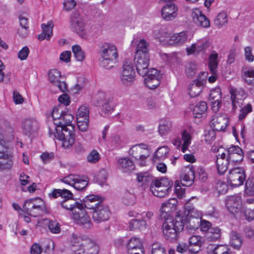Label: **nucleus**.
<instances>
[{
    "mask_svg": "<svg viewBox=\"0 0 254 254\" xmlns=\"http://www.w3.org/2000/svg\"><path fill=\"white\" fill-rule=\"evenodd\" d=\"M71 241V250L73 254H98L99 246L89 238L72 234Z\"/></svg>",
    "mask_w": 254,
    "mask_h": 254,
    "instance_id": "1",
    "label": "nucleus"
},
{
    "mask_svg": "<svg viewBox=\"0 0 254 254\" xmlns=\"http://www.w3.org/2000/svg\"><path fill=\"white\" fill-rule=\"evenodd\" d=\"M162 230L164 237L171 242L175 241L178 238V234L184 228L186 218L184 216L178 215L174 219L173 217L164 218Z\"/></svg>",
    "mask_w": 254,
    "mask_h": 254,
    "instance_id": "2",
    "label": "nucleus"
},
{
    "mask_svg": "<svg viewBox=\"0 0 254 254\" xmlns=\"http://www.w3.org/2000/svg\"><path fill=\"white\" fill-rule=\"evenodd\" d=\"M100 65L107 69L115 67L119 61V54L116 46L113 43L105 42L100 47Z\"/></svg>",
    "mask_w": 254,
    "mask_h": 254,
    "instance_id": "3",
    "label": "nucleus"
},
{
    "mask_svg": "<svg viewBox=\"0 0 254 254\" xmlns=\"http://www.w3.org/2000/svg\"><path fill=\"white\" fill-rule=\"evenodd\" d=\"M22 210L28 215L38 217L47 212L44 202L41 199L32 198L25 201Z\"/></svg>",
    "mask_w": 254,
    "mask_h": 254,
    "instance_id": "4",
    "label": "nucleus"
},
{
    "mask_svg": "<svg viewBox=\"0 0 254 254\" xmlns=\"http://www.w3.org/2000/svg\"><path fill=\"white\" fill-rule=\"evenodd\" d=\"M173 183L167 178L155 180L150 185V190L154 195L159 197L167 195L172 188Z\"/></svg>",
    "mask_w": 254,
    "mask_h": 254,
    "instance_id": "5",
    "label": "nucleus"
},
{
    "mask_svg": "<svg viewBox=\"0 0 254 254\" xmlns=\"http://www.w3.org/2000/svg\"><path fill=\"white\" fill-rule=\"evenodd\" d=\"M54 136L62 141V146L65 148L71 147L75 142L74 127L69 126L65 129L56 128Z\"/></svg>",
    "mask_w": 254,
    "mask_h": 254,
    "instance_id": "6",
    "label": "nucleus"
},
{
    "mask_svg": "<svg viewBox=\"0 0 254 254\" xmlns=\"http://www.w3.org/2000/svg\"><path fill=\"white\" fill-rule=\"evenodd\" d=\"M120 75L121 82L126 86H129L135 80V72L133 65L130 61L126 59L124 61Z\"/></svg>",
    "mask_w": 254,
    "mask_h": 254,
    "instance_id": "7",
    "label": "nucleus"
},
{
    "mask_svg": "<svg viewBox=\"0 0 254 254\" xmlns=\"http://www.w3.org/2000/svg\"><path fill=\"white\" fill-rule=\"evenodd\" d=\"M70 28L81 38H87V30L84 20L77 12H73L70 16Z\"/></svg>",
    "mask_w": 254,
    "mask_h": 254,
    "instance_id": "8",
    "label": "nucleus"
},
{
    "mask_svg": "<svg viewBox=\"0 0 254 254\" xmlns=\"http://www.w3.org/2000/svg\"><path fill=\"white\" fill-rule=\"evenodd\" d=\"M245 171L243 168L237 167L231 169L227 177L228 183L233 187L242 186L246 180Z\"/></svg>",
    "mask_w": 254,
    "mask_h": 254,
    "instance_id": "9",
    "label": "nucleus"
},
{
    "mask_svg": "<svg viewBox=\"0 0 254 254\" xmlns=\"http://www.w3.org/2000/svg\"><path fill=\"white\" fill-rule=\"evenodd\" d=\"M72 219L74 222L78 225L85 229L91 228L92 226L90 218L87 214L85 209L78 208L73 213Z\"/></svg>",
    "mask_w": 254,
    "mask_h": 254,
    "instance_id": "10",
    "label": "nucleus"
},
{
    "mask_svg": "<svg viewBox=\"0 0 254 254\" xmlns=\"http://www.w3.org/2000/svg\"><path fill=\"white\" fill-rule=\"evenodd\" d=\"M134 61L138 73L144 76L149 71L148 68L149 64V55H144L142 53L141 55H139V54L135 55Z\"/></svg>",
    "mask_w": 254,
    "mask_h": 254,
    "instance_id": "11",
    "label": "nucleus"
},
{
    "mask_svg": "<svg viewBox=\"0 0 254 254\" xmlns=\"http://www.w3.org/2000/svg\"><path fill=\"white\" fill-rule=\"evenodd\" d=\"M144 76V81L146 86L149 89H153L160 84L162 75L158 70L150 68L149 72Z\"/></svg>",
    "mask_w": 254,
    "mask_h": 254,
    "instance_id": "12",
    "label": "nucleus"
},
{
    "mask_svg": "<svg viewBox=\"0 0 254 254\" xmlns=\"http://www.w3.org/2000/svg\"><path fill=\"white\" fill-rule=\"evenodd\" d=\"M178 7L174 3H165L162 7L161 16L165 21H171L178 16Z\"/></svg>",
    "mask_w": 254,
    "mask_h": 254,
    "instance_id": "13",
    "label": "nucleus"
},
{
    "mask_svg": "<svg viewBox=\"0 0 254 254\" xmlns=\"http://www.w3.org/2000/svg\"><path fill=\"white\" fill-rule=\"evenodd\" d=\"M110 215V211L108 206L103 203L92 212L93 220L97 223L108 220Z\"/></svg>",
    "mask_w": 254,
    "mask_h": 254,
    "instance_id": "14",
    "label": "nucleus"
},
{
    "mask_svg": "<svg viewBox=\"0 0 254 254\" xmlns=\"http://www.w3.org/2000/svg\"><path fill=\"white\" fill-rule=\"evenodd\" d=\"M227 158L232 165L241 163L244 158L243 150L238 146L232 145L227 149Z\"/></svg>",
    "mask_w": 254,
    "mask_h": 254,
    "instance_id": "15",
    "label": "nucleus"
},
{
    "mask_svg": "<svg viewBox=\"0 0 254 254\" xmlns=\"http://www.w3.org/2000/svg\"><path fill=\"white\" fill-rule=\"evenodd\" d=\"M104 200V198L97 195H88L83 199V202H81L82 208L92 210L93 211L99 205L103 203Z\"/></svg>",
    "mask_w": 254,
    "mask_h": 254,
    "instance_id": "16",
    "label": "nucleus"
},
{
    "mask_svg": "<svg viewBox=\"0 0 254 254\" xmlns=\"http://www.w3.org/2000/svg\"><path fill=\"white\" fill-rule=\"evenodd\" d=\"M191 17L197 26L205 28L210 27V22L209 19L199 9L196 8L192 10Z\"/></svg>",
    "mask_w": 254,
    "mask_h": 254,
    "instance_id": "17",
    "label": "nucleus"
},
{
    "mask_svg": "<svg viewBox=\"0 0 254 254\" xmlns=\"http://www.w3.org/2000/svg\"><path fill=\"white\" fill-rule=\"evenodd\" d=\"M182 138L184 142L182 146H181L182 141L179 137L174 138L171 141L174 146H177V148L181 147L182 152H185L190 144L191 137L190 133L187 130L185 129L182 133Z\"/></svg>",
    "mask_w": 254,
    "mask_h": 254,
    "instance_id": "18",
    "label": "nucleus"
},
{
    "mask_svg": "<svg viewBox=\"0 0 254 254\" xmlns=\"http://www.w3.org/2000/svg\"><path fill=\"white\" fill-rule=\"evenodd\" d=\"M178 200L176 198H172L163 203L160 208V216L161 218L169 217L171 212L176 210Z\"/></svg>",
    "mask_w": 254,
    "mask_h": 254,
    "instance_id": "19",
    "label": "nucleus"
},
{
    "mask_svg": "<svg viewBox=\"0 0 254 254\" xmlns=\"http://www.w3.org/2000/svg\"><path fill=\"white\" fill-rule=\"evenodd\" d=\"M228 119L225 116H213L210 121V126L213 129L220 131H224L228 125Z\"/></svg>",
    "mask_w": 254,
    "mask_h": 254,
    "instance_id": "20",
    "label": "nucleus"
},
{
    "mask_svg": "<svg viewBox=\"0 0 254 254\" xmlns=\"http://www.w3.org/2000/svg\"><path fill=\"white\" fill-rule=\"evenodd\" d=\"M23 131L25 134L30 136L38 129V123L34 119H26L22 124Z\"/></svg>",
    "mask_w": 254,
    "mask_h": 254,
    "instance_id": "21",
    "label": "nucleus"
},
{
    "mask_svg": "<svg viewBox=\"0 0 254 254\" xmlns=\"http://www.w3.org/2000/svg\"><path fill=\"white\" fill-rule=\"evenodd\" d=\"M241 205V197L239 194L230 196L226 201L227 207L232 213L238 212L240 209Z\"/></svg>",
    "mask_w": 254,
    "mask_h": 254,
    "instance_id": "22",
    "label": "nucleus"
},
{
    "mask_svg": "<svg viewBox=\"0 0 254 254\" xmlns=\"http://www.w3.org/2000/svg\"><path fill=\"white\" fill-rule=\"evenodd\" d=\"M147 148V145L144 144H136L133 146L131 149L129 150V154L132 155L133 157L137 159L139 157V159L140 160V165L144 166L145 162L144 161L147 158L148 156V155H143L140 154V153H142V149H145Z\"/></svg>",
    "mask_w": 254,
    "mask_h": 254,
    "instance_id": "23",
    "label": "nucleus"
},
{
    "mask_svg": "<svg viewBox=\"0 0 254 254\" xmlns=\"http://www.w3.org/2000/svg\"><path fill=\"white\" fill-rule=\"evenodd\" d=\"M195 179V170L192 166L188 167L185 172L181 176V184L183 186H191Z\"/></svg>",
    "mask_w": 254,
    "mask_h": 254,
    "instance_id": "24",
    "label": "nucleus"
},
{
    "mask_svg": "<svg viewBox=\"0 0 254 254\" xmlns=\"http://www.w3.org/2000/svg\"><path fill=\"white\" fill-rule=\"evenodd\" d=\"M117 164L119 169L125 173H129L135 169V165L133 161L127 157L119 158Z\"/></svg>",
    "mask_w": 254,
    "mask_h": 254,
    "instance_id": "25",
    "label": "nucleus"
},
{
    "mask_svg": "<svg viewBox=\"0 0 254 254\" xmlns=\"http://www.w3.org/2000/svg\"><path fill=\"white\" fill-rule=\"evenodd\" d=\"M205 81L204 79H197L193 81L189 88V94L191 97H195L200 94L204 87Z\"/></svg>",
    "mask_w": 254,
    "mask_h": 254,
    "instance_id": "26",
    "label": "nucleus"
},
{
    "mask_svg": "<svg viewBox=\"0 0 254 254\" xmlns=\"http://www.w3.org/2000/svg\"><path fill=\"white\" fill-rule=\"evenodd\" d=\"M60 205L62 208L69 211L76 210L78 208L82 207V203L78 202L76 199L73 197L63 199L61 202Z\"/></svg>",
    "mask_w": 254,
    "mask_h": 254,
    "instance_id": "27",
    "label": "nucleus"
},
{
    "mask_svg": "<svg viewBox=\"0 0 254 254\" xmlns=\"http://www.w3.org/2000/svg\"><path fill=\"white\" fill-rule=\"evenodd\" d=\"M54 23L52 21H49L47 24H42L41 27L42 29V32L38 35V39L42 41L45 39L49 40L53 33V28Z\"/></svg>",
    "mask_w": 254,
    "mask_h": 254,
    "instance_id": "28",
    "label": "nucleus"
},
{
    "mask_svg": "<svg viewBox=\"0 0 254 254\" xmlns=\"http://www.w3.org/2000/svg\"><path fill=\"white\" fill-rule=\"evenodd\" d=\"M63 113L60 120V121L58 123V127H61V129H65L69 126H73L71 124L73 120V116L65 111H63Z\"/></svg>",
    "mask_w": 254,
    "mask_h": 254,
    "instance_id": "29",
    "label": "nucleus"
},
{
    "mask_svg": "<svg viewBox=\"0 0 254 254\" xmlns=\"http://www.w3.org/2000/svg\"><path fill=\"white\" fill-rule=\"evenodd\" d=\"M187 39V35L185 32H182L178 34H175L171 36L168 41L169 45H180L185 43Z\"/></svg>",
    "mask_w": 254,
    "mask_h": 254,
    "instance_id": "30",
    "label": "nucleus"
},
{
    "mask_svg": "<svg viewBox=\"0 0 254 254\" xmlns=\"http://www.w3.org/2000/svg\"><path fill=\"white\" fill-rule=\"evenodd\" d=\"M49 195L51 197L54 198L61 196L63 199H68L73 197L72 193L66 189H54Z\"/></svg>",
    "mask_w": 254,
    "mask_h": 254,
    "instance_id": "31",
    "label": "nucleus"
},
{
    "mask_svg": "<svg viewBox=\"0 0 254 254\" xmlns=\"http://www.w3.org/2000/svg\"><path fill=\"white\" fill-rule=\"evenodd\" d=\"M42 221L48 225V228L51 233L59 234L61 232L60 225L57 221L48 219H42L38 220V223H42Z\"/></svg>",
    "mask_w": 254,
    "mask_h": 254,
    "instance_id": "32",
    "label": "nucleus"
},
{
    "mask_svg": "<svg viewBox=\"0 0 254 254\" xmlns=\"http://www.w3.org/2000/svg\"><path fill=\"white\" fill-rule=\"evenodd\" d=\"M231 99H235L237 100L244 101L246 97V92L243 88H231L229 90Z\"/></svg>",
    "mask_w": 254,
    "mask_h": 254,
    "instance_id": "33",
    "label": "nucleus"
},
{
    "mask_svg": "<svg viewBox=\"0 0 254 254\" xmlns=\"http://www.w3.org/2000/svg\"><path fill=\"white\" fill-rule=\"evenodd\" d=\"M243 240L240 235L233 231L231 234V246L235 250H239L241 247Z\"/></svg>",
    "mask_w": 254,
    "mask_h": 254,
    "instance_id": "34",
    "label": "nucleus"
},
{
    "mask_svg": "<svg viewBox=\"0 0 254 254\" xmlns=\"http://www.w3.org/2000/svg\"><path fill=\"white\" fill-rule=\"evenodd\" d=\"M129 224V228L130 231L136 229L141 230L145 228L146 226V221L142 218L132 219Z\"/></svg>",
    "mask_w": 254,
    "mask_h": 254,
    "instance_id": "35",
    "label": "nucleus"
},
{
    "mask_svg": "<svg viewBox=\"0 0 254 254\" xmlns=\"http://www.w3.org/2000/svg\"><path fill=\"white\" fill-rule=\"evenodd\" d=\"M216 164L217 171L220 175H223L228 168V166L232 165L230 162L227 159L217 158Z\"/></svg>",
    "mask_w": 254,
    "mask_h": 254,
    "instance_id": "36",
    "label": "nucleus"
},
{
    "mask_svg": "<svg viewBox=\"0 0 254 254\" xmlns=\"http://www.w3.org/2000/svg\"><path fill=\"white\" fill-rule=\"evenodd\" d=\"M207 103L204 101L199 102L194 108L193 114L195 118H200L207 111Z\"/></svg>",
    "mask_w": 254,
    "mask_h": 254,
    "instance_id": "37",
    "label": "nucleus"
},
{
    "mask_svg": "<svg viewBox=\"0 0 254 254\" xmlns=\"http://www.w3.org/2000/svg\"><path fill=\"white\" fill-rule=\"evenodd\" d=\"M217 58L218 54L216 53H211L209 57L208 66L211 73H215L217 72L218 64Z\"/></svg>",
    "mask_w": 254,
    "mask_h": 254,
    "instance_id": "38",
    "label": "nucleus"
},
{
    "mask_svg": "<svg viewBox=\"0 0 254 254\" xmlns=\"http://www.w3.org/2000/svg\"><path fill=\"white\" fill-rule=\"evenodd\" d=\"M172 127V123L169 120H162L158 127L159 134L163 136L168 134Z\"/></svg>",
    "mask_w": 254,
    "mask_h": 254,
    "instance_id": "39",
    "label": "nucleus"
},
{
    "mask_svg": "<svg viewBox=\"0 0 254 254\" xmlns=\"http://www.w3.org/2000/svg\"><path fill=\"white\" fill-rule=\"evenodd\" d=\"M227 14L225 12L219 13L214 21V24L218 28L223 27L227 23Z\"/></svg>",
    "mask_w": 254,
    "mask_h": 254,
    "instance_id": "40",
    "label": "nucleus"
},
{
    "mask_svg": "<svg viewBox=\"0 0 254 254\" xmlns=\"http://www.w3.org/2000/svg\"><path fill=\"white\" fill-rule=\"evenodd\" d=\"M148 44L144 39L140 40L136 47L135 55H148Z\"/></svg>",
    "mask_w": 254,
    "mask_h": 254,
    "instance_id": "41",
    "label": "nucleus"
},
{
    "mask_svg": "<svg viewBox=\"0 0 254 254\" xmlns=\"http://www.w3.org/2000/svg\"><path fill=\"white\" fill-rule=\"evenodd\" d=\"M127 248V249H144L141 240L139 238L135 237H132L128 241Z\"/></svg>",
    "mask_w": 254,
    "mask_h": 254,
    "instance_id": "42",
    "label": "nucleus"
},
{
    "mask_svg": "<svg viewBox=\"0 0 254 254\" xmlns=\"http://www.w3.org/2000/svg\"><path fill=\"white\" fill-rule=\"evenodd\" d=\"M189 244L191 245V246L192 245L193 246H195L196 251H194L195 250H193L192 251L191 250V252L200 251L202 245L201 238L197 235H193L190 238Z\"/></svg>",
    "mask_w": 254,
    "mask_h": 254,
    "instance_id": "43",
    "label": "nucleus"
},
{
    "mask_svg": "<svg viewBox=\"0 0 254 254\" xmlns=\"http://www.w3.org/2000/svg\"><path fill=\"white\" fill-rule=\"evenodd\" d=\"M243 78L250 85L254 86V68H249L243 72Z\"/></svg>",
    "mask_w": 254,
    "mask_h": 254,
    "instance_id": "44",
    "label": "nucleus"
},
{
    "mask_svg": "<svg viewBox=\"0 0 254 254\" xmlns=\"http://www.w3.org/2000/svg\"><path fill=\"white\" fill-rule=\"evenodd\" d=\"M72 51L77 61L82 62L84 60L85 54L80 46L78 45H73L72 47Z\"/></svg>",
    "mask_w": 254,
    "mask_h": 254,
    "instance_id": "45",
    "label": "nucleus"
},
{
    "mask_svg": "<svg viewBox=\"0 0 254 254\" xmlns=\"http://www.w3.org/2000/svg\"><path fill=\"white\" fill-rule=\"evenodd\" d=\"M88 184L87 180L81 178L79 175L77 176V181H75L73 187L76 190L82 191L84 190Z\"/></svg>",
    "mask_w": 254,
    "mask_h": 254,
    "instance_id": "46",
    "label": "nucleus"
},
{
    "mask_svg": "<svg viewBox=\"0 0 254 254\" xmlns=\"http://www.w3.org/2000/svg\"><path fill=\"white\" fill-rule=\"evenodd\" d=\"M89 110L86 105L81 106L76 113V119H89Z\"/></svg>",
    "mask_w": 254,
    "mask_h": 254,
    "instance_id": "47",
    "label": "nucleus"
},
{
    "mask_svg": "<svg viewBox=\"0 0 254 254\" xmlns=\"http://www.w3.org/2000/svg\"><path fill=\"white\" fill-rule=\"evenodd\" d=\"M49 80L50 82L54 85H55L60 81L61 77V73L57 69H52L48 73Z\"/></svg>",
    "mask_w": 254,
    "mask_h": 254,
    "instance_id": "48",
    "label": "nucleus"
},
{
    "mask_svg": "<svg viewBox=\"0 0 254 254\" xmlns=\"http://www.w3.org/2000/svg\"><path fill=\"white\" fill-rule=\"evenodd\" d=\"M197 65L193 62H190L186 65V73L188 77H192L196 72Z\"/></svg>",
    "mask_w": 254,
    "mask_h": 254,
    "instance_id": "49",
    "label": "nucleus"
},
{
    "mask_svg": "<svg viewBox=\"0 0 254 254\" xmlns=\"http://www.w3.org/2000/svg\"><path fill=\"white\" fill-rule=\"evenodd\" d=\"M220 237V229L218 227L211 228L207 233V238L211 241H214Z\"/></svg>",
    "mask_w": 254,
    "mask_h": 254,
    "instance_id": "50",
    "label": "nucleus"
},
{
    "mask_svg": "<svg viewBox=\"0 0 254 254\" xmlns=\"http://www.w3.org/2000/svg\"><path fill=\"white\" fill-rule=\"evenodd\" d=\"M197 215V216L196 217H192L191 214L189 219V226L190 229L193 230L198 229L201 223V218L199 217L200 215L199 213H198Z\"/></svg>",
    "mask_w": 254,
    "mask_h": 254,
    "instance_id": "51",
    "label": "nucleus"
},
{
    "mask_svg": "<svg viewBox=\"0 0 254 254\" xmlns=\"http://www.w3.org/2000/svg\"><path fill=\"white\" fill-rule=\"evenodd\" d=\"M169 152V149L167 146H162L159 148L155 152L153 160L155 159H165Z\"/></svg>",
    "mask_w": 254,
    "mask_h": 254,
    "instance_id": "52",
    "label": "nucleus"
},
{
    "mask_svg": "<svg viewBox=\"0 0 254 254\" xmlns=\"http://www.w3.org/2000/svg\"><path fill=\"white\" fill-rule=\"evenodd\" d=\"M209 100L210 101H221V91L219 87L212 89L209 93Z\"/></svg>",
    "mask_w": 254,
    "mask_h": 254,
    "instance_id": "53",
    "label": "nucleus"
},
{
    "mask_svg": "<svg viewBox=\"0 0 254 254\" xmlns=\"http://www.w3.org/2000/svg\"><path fill=\"white\" fill-rule=\"evenodd\" d=\"M151 254H167L165 248L159 243L152 245Z\"/></svg>",
    "mask_w": 254,
    "mask_h": 254,
    "instance_id": "54",
    "label": "nucleus"
},
{
    "mask_svg": "<svg viewBox=\"0 0 254 254\" xmlns=\"http://www.w3.org/2000/svg\"><path fill=\"white\" fill-rule=\"evenodd\" d=\"M77 125L80 130L86 131L89 126V119H76Z\"/></svg>",
    "mask_w": 254,
    "mask_h": 254,
    "instance_id": "55",
    "label": "nucleus"
},
{
    "mask_svg": "<svg viewBox=\"0 0 254 254\" xmlns=\"http://www.w3.org/2000/svg\"><path fill=\"white\" fill-rule=\"evenodd\" d=\"M77 176L76 174H69L62 179L61 181L72 187L75 181H77Z\"/></svg>",
    "mask_w": 254,
    "mask_h": 254,
    "instance_id": "56",
    "label": "nucleus"
},
{
    "mask_svg": "<svg viewBox=\"0 0 254 254\" xmlns=\"http://www.w3.org/2000/svg\"><path fill=\"white\" fill-rule=\"evenodd\" d=\"M245 193L249 196L254 194V183L250 179L247 180L246 182Z\"/></svg>",
    "mask_w": 254,
    "mask_h": 254,
    "instance_id": "57",
    "label": "nucleus"
},
{
    "mask_svg": "<svg viewBox=\"0 0 254 254\" xmlns=\"http://www.w3.org/2000/svg\"><path fill=\"white\" fill-rule=\"evenodd\" d=\"M100 155L98 151L96 150H93L88 155L87 160L89 162L95 163L100 159Z\"/></svg>",
    "mask_w": 254,
    "mask_h": 254,
    "instance_id": "58",
    "label": "nucleus"
},
{
    "mask_svg": "<svg viewBox=\"0 0 254 254\" xmlns=\"http://www.w3.org/2000/svg\"><path fill=\"white\" fill-rule=\"evenodd\" d=\"M252 111V107L250 104H247L244 107L242 108L240 111L239 119L240 120H243L247 114Z\"/></svg>",
    "mask_w": 254,
    "mask_h": 254,
    "instance_id": "59",
    "label": "nucleus"
},
{
    "mask_svg": "<svg viewBox=\"0 0 254 254\" xmlns=\"http://www.w3.org/2000/svg\"><path fill=\"white\" fill-rule=\"evenodd\" d=\"M229 251L225 246L217 245L214 250V254H231Z\"/></svg>",
    "mask_w": 254,
    "mask_h": 254,
    "instance_id": "60",
    "label": "nucleus"
},
{
    "mask_svg": "<svg viewBox=\"0 0 254 254\" xmlns=\"http://www.w3.org/2000/svg\"><path fill=\"white\" fill-rule=\"evenodd\" d=\"M196 173L198 176V179L199 180L202 182H205L206 181L207 179V173L202 167L199 166L197 168Z\"/></svg>",
    "mask_w": 254,
    "mask_h": 254,
    "instance_id": "61",
    "label": "nucleus"
},
{
    "mask_svg": "<svg viewBox=\"0 0 254 254\" xmlns=\"http://www.w3.org/2000/svg\"><path fill=\"white\" fill-rule=\"evenodd\" d=\"M29 52V49L28 47L25 46L19 51L18 53V58L21 61L25 60L27 59Z\"/></svg>",
    "mask_w": 254,
    "mask_h": 254,
    "instance_id": "62",
    "label": "nucleus"
},
{
    "mask_svg": "<svg viewBox=\"0 0 254 254\" xmlns=\"http://www.w3.org/2000/svg\"><path fill=\"white\" fill-rule=\"evenodd\" d=\"M159 35H160L158 36L159 41L160 42H164L168 44V41L171 37L170 33L166 30H161L159 31Z\"/></svg>",
    "mask_w": 254,
    "mask_h": 254,
    "instance_id": "63",
    "label": "nucleus"
},
{
    "mask_svg": "<svg viewBox=\"0 0 254 254\" xmlns=\"http://www.w3.org/2000/svg\"><path fill=\"white\" fill-rule=\"evenodd\" d=\"M246 219L248 221H252L254 219V207L250 206L245 210Z\"/></svg>",
    "mask_w": 254,
    "mask_h": 254,
    "instance_id": "64",
    "label": "nucleus"
}]
</instances>
